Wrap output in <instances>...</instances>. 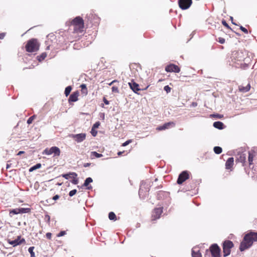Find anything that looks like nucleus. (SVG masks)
Wrapping results in <instances>:
<instances>
[{"instance_id": "54", "label": "nucleus", "mask_w": 257, "mask_h": 257, "mask_svg": "<svg viewBox=\"0 0 257 257\" xmlns=\"http://www.w3.org/2000/svg\"><path fill=\"white\" fill-rule=\"evenodd\" d=\"M216 116L218 117V118H221L222 117V115H220V114H217L216 115Z\"/></svg>"}, {"instance_id": "2", "label": "nucleus", "mask_w": 257, "mask_h": 257, "mask_svg": "<svg viewBox=\"0 0 257 257\" xmlns=\"http://www.w3.org/2000/svg\"><path fill=\"white\" fill-rule=\"evenodd\" d=\"M71 25L73 27V33L78 35L82 34L84 31V24L83 19L79 17H76L71 22Z\"/></svg>"}, {"instance_id": "47", "label": "nucleus", "mask_w": 257, "mask_h": 257, "mask_svg": "<svg viewBox=\"0 0 257 257\" xmlns=\"http://www.w3.org/2000/svg\"><path fill=\"white\" fill-rule=\"evenodd\" d=\"M131 142H132L131 140H128V141L125 142L124 143H123L122 144V146L123 147L126 146L128 145Z\"/></svg>"}, {"instance_id": "21", "label": "nucleus", "mask_w": 257, "mask_h": 257, "mask_svg": "<svg viewBox=\"0 0 257 257\" xmlns=\"http://www.w3.org/2000/svg\"><path fill=\"white\" fill-rule=\"evenodd\" d=\"M80 87L81 88V93L83 96H86L88 94V90L85 84H82L80 85Z\"/></svg>"}, {"instance_id": "40", "label": "nucleus", "mask_w": 257, "mask_h": 257, "mask_svg": "<svg viewBox=\"0 0 257 257\" xmlns=\"http://www.w3.org/2000/svg\"><path fill=\"white\" fill-rule=\"evenodd\" d=\"M164 89L168 93L170 92L171 88L170 87H169L168 85H166L164 87Z\"/></svg>"}, {"instance_id": "25", "label": "nucleus", "mask_w": 257, "mask_h": 257, "mask_svg": "<svg viewBox=\"0 0 257 257\" xmlns=\"http://www.w3.org/2000/svg\"><path fill=\"white\" fill-rule=\"evenodd\" d=\"M102 156L101 154L97 153L96 152H91L90 154V158L94 159V158H100Z\"/></svg>"}, {"instance_id": "26", "label": "nucleus", "mask_w": 257, "mask_h": 257, "mask_svg": "<svg viewBox=\"0 0 257 257\" xmlns=\"http://www.w3.org/2000/svg\"><path fill=\"white\" fill-rule=\"evenodd\" d=\"M192 257H202L200 251H195L194 249L192 250Z\"/></svg>"}, {"instance_id": "29", "label": "nucleus", "mask_w": 257, "mask_h": 257, "mask_svg": "<svg viewBox=\"0 0 257 257\" xmlns=\"http://www.w3.org/2000/svg\"><path fill=\"white\" fill-rule=\"evenodd\" d=\"M214 152L216 154H220L221 153L222 150V148L220 147H215L213 149Z\"/></svg>"}, {"instance_id": "13", "label": "nucleus", "mask_w": 257, "mask_h": 257, "mask_svg": "<svg viewBox=\"0 0 257 257\" xmlns=\"http://www.w3.org/2000/svg\"><path fill=\"white\" fill-rule=\"evenodd\" d=\"M175 126V123L173 121H170L164 123L163 125L159 126L156 128V130L158 131L165 130L166 129L173 127Z\"/></svg>"}, {"instance_id": "30", "label": "nucleus", "mask_w": 257, "mask_h": 257, "mask_svg": "<svg viewBox=\"0 0 257 257\" xmlns=\"http://www.w3.org/2000/svg\"><path fill=\"white\" fill-rule=\"evenodd\" d=\"M108 217L110 220H116V216L115 213L113 212H109V213L108 214Z\"/></svg>"}, {"instance_id": "6", "label": "nucleus", "mask_w": 257, "mask_h": 257, "mask_svg": "<svg viewBox=\"0 0 257 257\" xmlns=\"http://www.w3.org/2000/svg\"><path fill=\"white\" fill-rule=\"evenodd\" d=\"M191 176V173L188 171H182L179 175L177 183L178 184H182Z\"/></svg>"}, {"instance_id": "4", "label": "nucleus", "mask_w": 257, "mask_h": 257, "mask_svg": "<svg viewBox=\"0 0 257 257\" xmlns=\"http://www.w3.org/2000/svg\"><path fill=\"white\" fill-rule=\"evenodd\" d=\"M234 246L233 242L229 240H226L222 243L223 256L229 255L231 252V248Z\"/></svg>"}, {"instance_id": "57", "label": "nucleus", "mask_w": 257, "mask_h": 257, "mask_svg": "<svg viewBox=\"0 0 257 257\" xmlns=\"http://www.w3.org/2000/svg\"><path fill=\"white\" fill-rule=\"evenodd\" d=\"M146 192H149V189H148V188H147V189H146Z\"/></svg>"}, {"instance_id": "58", "label": "nucleus", "mask_w": 257, "mask_h": 257, "mask_svg": "<svg viewBox=\"0 0 257 257\" xmlns=\"http://www.w3.org/2000/svg\"><path fill=\"white\" fill-rule=\"evenodd\" d=\"M149 87V86H147L145 89H143V90H146Z\"/></svg>"}, {"instance_id": "12", "label": "nucleus", "mask_w": 257, "mask_h": 257, "mask_svg": "<svg viewBox=\"0 0 257 257\" xmlns=\"http://www.w3.org/2000/svg\"><path fill=\"white\" fill-rule=\"evenodd\" d=\"M163 212L162 208H157L154 209L152 214V220L155 221L160 217L161 215Z\"/></svg>"}, {"instance_id": "22", "label": "nucleus", "mask_w": 257, "mask_h": 257, "mask_svg": "<svg viewBox=\"0 0 257 257\" xmlns=\"http://www.w3.org/2000/svg\"><path fill=\"white\" fill-rule=\"evenodd\" d=\"M254 157V152H248V163L249 164V166L253 164V160Z\"/></svg>"}, {"instance_id": "28", "label": "nucleus", "mask_w": 257, "mask_h": 257, "mask_svg": "<svg viewBox=\"0 0 257 257\" xmlns=\"http://www.w3.org/2000/svg\"><path fill=\"white\" fill-rule=\"evenodd\" d=\"M93 180L91 178L88 177L86 179L85 182L83 185V186L87 187L89 183L92 182Z\"/></svg>"}, {"instance_id": "15", "label": "nucleus", "mask_w": 257, "mask_h": 257, "mask_svg": "<svg viewBox=\"0 0 257 257\" xmlns=\"http://www.w3.org/2000/svg\"><path fill=\"white\" fill-rule=\"evenodd\" d=\"M128 84L130 88L136 93H138V92L141 90L139 85L137 83L134 79H132Z\"/></svg>"}, {"instance_id": "42", "label": "nucleus", "mask_w": 257, "mask_h": 257, "mask_svg": "<svg viewBox=\"0 0 257 257\" xmlns=\"http://www.w3.org/2000/svg\"><path fill=\"white\" fill-rule=\"evenodd\" d=\"M76 192H77V190L76 189L72 190L69 192V195L70 197H72L73 195H74L76 193Z\"/></svg>"}, {"instance_id": "16", "label": "nucleus", "mask_w": 257, "mask_h": 257, "mask_svg": "<svg viewBox=\"0 0 257 257\" xmlns=\"http://www.w3.org/2000/svg\"><path fill=\"white\" fill-rule=\"evenodd\" d=\"M72 138L77 143H80L85 139L86 134L81 133L76 135H72Z\"/></svg>"}, {"instance_id": "32", "label": "nucleus", "mask_w": 257, "mask_h": 257, "mask_svg": "<svg viewBox=\"0 0 257 257\" xmlns=\"http://www.w3.org/2000/svg\"><path fill=\"white\" fill-rule=\"evenodd\" d=\"M34 248H35L34 246H31L28 249V251L31 254V257H35V253L33 251Z\"/></svg>"}, {"instance_id": "39", "label": "nucleus", "mask_w": 257, "mask_h": 257, "mask_svg": "<svg viewBox=\"0 0 257 257\" xmlns=\"http://www.w3.org/2000/svg\"><path fill=\"white\" fill-rule=\"evenodd\" d=\"M217 41L220 43V44H224L225 42V40L222 38V37H219L217 39Z\"/></svg>"}, {"instance_id": "55", "label": "nucleus", "mask_w": 257, "mask_h": 257, "mask_svg": "<svg viewBox=\"0 0 257 257\" xmlns=\"http://www.w3.org/2000/svg\"><path fill=\"white\" fill-rule=\"evenodd\" d=\"M23 153H24V151H20V152L18 153V155H21V154H23Z\"/></svg>"}, {"instance_id": "35", "label": "nucleus", "mask_w": 257, "mask_h": 257, "mask_svg": "<svg viewBox=\"0 0 257 257\" xmlns=\"http://www.w3.org/2000/svg\"><path fill=\"white\" fill-rule=\"evenodd\" d=\"M71 173H70L69 174H63L62 176L66 179H68L69 178H72V175H71Z\"/></svg>"}, {"instance_id": "50", "label": "nucleus", "mask_w": 257, "mask_h": 257, "mask_svg": "<svg viewBox=\"0 0 257 257\" xmlns=\"http://www.w3.org/2000/svg\"><path fill=\"white\" fill-rule=\"evenodd\" d=\"M59 198L60 196L59 195H56L53 197V199L55 201L59 199Z\"/></svg>"}, {"instance_id": "24", "label": "nucleus", "mask_w": 257, "mask_h": 257, "mask_svg": "<svg viewBox=\"0 0 257 257\" xmlns=\"http://www.w3.org/2000/svg\"><path fill=\"white\" fill-rule=\"evenodd\" d=\"M223 123L221 121H215L213 123V126L219 130L223 128Z\"/></svg>"}, {"instance_id": "3", "label": "nucleus", "mask_w": 257, "mask_h": 257, "mask_svg": "<svg viewBox=\"0 0 257 257\" xmlns=\"http://www.w3.org/2000/svg\"><path fill=\"white\" fill-rule=\"evenodd\" d=\"M40 44L36 39H31L27 41L25 46L27 52L33 53L38 51L39 49Z\"/></svg>"}, {"instance_id": "49", "label": "nucleus", "mask_w": 257, "mask_h": 257, "mask_svg": "<svg viewBox=\"0 0 257 257\" xmlns=\"http://www.w3.org/2000/svg\"><path fill=\"white\" fill-rule=\"evenodd\" d=\"M6 36L5 33H0V39H3Z\"/></svg>"}, {"instance_id": "5", "label": "nucleus", "mask_w": 257, "mask_h": 257, "mask_svg": "<svg viewBox=\"0 0 257 257\" xmlns=\"http://www.w3.org/2000/svg\"><path fill=\"white\" fill-rule=\"evenodd\" d=\"M42 153L47 155L54 154V156L58 157L60 155V150L57 147H52L51 148L45 149Z\"/></svg>"}, {"instance_id": "19", "label": "nucleus", "mask_w": 257, "mask_h": 257, "mask_svg": "<svg viewBox=\"0 0 257 257\" xmlns=\"http://www.w3.org/2000/svg\"><path fill=\"white\" fill-rule=\"evenodd\" d=\"M250 89V85L248 83L245 86L239 85L238 86V90L240 92L245 93L248 92Z\"/></svg>"}, {"instance_id": "14", "label": "nucleus", "mask_w": 257, "mask_h": 257, "mask_svg": "<svg viewBox=\"0 0 257 257\" xmlns=\"http://www.w3.org/2000/svg\"><path fill=\"white\" fill-rule=\"evenodd\" d=\"M8 241L9 244L13 245V246H17L18 245H20L23 243H25V240L24 238L21 239V236H18L17 237V238L15 240H11L9 239Z\"/></svg>"}, {"instance_id": "44", "label": "nucleus", "mask_w": 257, "mask_h": 257, "mask_svg": "<svg viewBox=\"0 0 257 257\" xmlns=\"http://www.w3.org/2000/svg\"><path fill=\"white\" fill-rule=\"evenodd\" d=\"M240 29L245 34L248 33L247 30L242 26H240Z\"/></svg>"}, {"instance_id": "51", "label": "nucleus", "mask_w": 257, "mask_h": 257, "mask_svg": "<svg viewBox=\"0 0 257 257\" xmlns=\"http://www.w3.org/2000/svg\"><path fill=\"white\" fill-rule=\"evenodd\" d=\"M103 102H104V103L106 105H108L109 104V101H108L105 97H103Z\"/></svg>"}, {"instance_id": "46", "label": "nucleus", "mask_w": 257, "mask_h": 257, "mask_svg": "<svg viewBox=\"0 0 257 257\" xmlns=\"http://www.w3.org/2000/svg\"><path fill=\"white\" fill-rule=\"evenodd\" d=\"M99 125H100V122L99 121H97L93 124L92 128H94L95 129L96 128L98 127Z\"/></svg>"}, {"instance_id": "11", "label": "nucleus", "mask_w": 257, "mask_h": 257, "mask_svg": "<svg viewBox=\"0 0 257 257\" xmlns=\"http://www.w3.org/2000/svg\"><path fill=\"white\" fill-rule=\"evenodd\" d=\"M30 211L29 208H16L10 210V215L11 216L14 214H18L19 213H28Z\"/></svg>"}, {"instance_id": "53", "label": "nucleus", "mask_w": 257, "mask_h": 257, "mask_svg": "<svg viewBox=\"0 0 257 257\" xmlns=\"http://www.w3.org/2000/svg\"><path fill=\"white\" fill-rule=\"evenodd\" d=\"M116 81H117V80H113L112 82H111L110 83H109V85H112L113 83H114V82H116Z\"/></svg>"}, {"instance_id": "31", "label": "nucleus", "mask_w": 257, "mask_h": 257, "mask_svg": "<svg viewBox=\"0 0 257 257\" xmlns=\"http://www.w3.org/2000/svg\"><path fill=\"white\" fill-rule=\"evenodd\" d=\"M72 90V87L71 86H68L66 87L64 91V93L66 96H68L70 94V93Z\"/></svg>"}, {"instance_id": "38", "label": "nucleus", "mask_w": 257, "mask_h": 257, "mask_svg": "<svg viewBox=\"0 0 257 257\" xmlns=\"http://www.w3.org/2000/svg\"><path fill=\"white\" fill-rule=\"evenodd\" d=\"M91 134L93 137H95L97 134V131H96L95 128L92 127Z\"/></svg>"}, {"instance_id": "1", "label": "nucleus", "mask_w": 257, "mask_h": 257, "mask_svg": "<svg viewBox=\"0 0 257 257\" xmlns=\"http://www.w3.org/2000/svg\"><path fill=\"white\" fill-rule=\"evenodd\" d=\"M257 241V232L250 231L245 234L239 246L241 251H244L252 246L253 242Z\"/></svg>"}, {"instance_id": "17", "label": "nucleus", "mask_w": 257, "mask_h": 257, "mask_svg": "<svg viewBox=\"0 0 257 257\" xmlns=\"http://www.w3.org/2000/svg\"><path fill=\"white\" fill-rule=\"evenodd\" d=\"M234 165V159L233 157L229 158L225 163V169L232 171Z\"/></svg>"}, {"instance_id": "34", "label": "nucleus", "mask_w": 257, "mask_h": 257, "mask_svg": "<svg viewBox=\"0 0 257 257\" xmlns=\"http://www.w3.org/2000/svg\"><path fill=\"white\" fill-rule=\"evenodd\" d=\"M35 118V115H33V116L30 117L28 118V119L27 120V123L29 124L32 123Z\"/></svg>"}, {"instance_id": "20", "label": "nucleus", "mask_w": 257, "mask_h": 257, "mask_svg": "<svg viewBox=\"0 0 257 257\" xmlns=\"http://www.w3.org/2000/svg\"><path fill=\"white\" fill-rule=\"evenodd\" d=\"M233 55L234 56V59L237 61H241L243 60V53L241 52H235Z\"/></svg>"}, {"instance_id": "52", "label": "nucleus", "mask_w": 257, "mask_h": 257, "mask_svg": "<svg viewBox=\"0 0 257 257\" xmlns=\"http://www.w3.org/2000/svg\"><path fill=\"white\" fill-rule=\"evenodd\" d=\"M90 165H91L90 163H84L83 164V167H89Z\"/></svg>"}, {"instance_id": "43", "label": "nucleus", "mask_w": 257, "mask_h": 257, "mask_svg": "<svg viewBox=\"0 0 257 257\" xmlns=\"http://www.w3.org/2000/svg\"><path fill=\"white\" fill-rule=\"evenodd\" d=\"M222 24L223 26H224L226 28H227L228 29L231 30V28L229 26L228 24L226 23V22L225 20H223L222 21Z\"/></svg>"}, {"instance_id": "10", "label": "nucleus", "mask_w": 257, "mask_h": 257, "mask_svg": "<svg viewBox=\"0 0 257 257\" xmlns=\"http://www.w3.org/2000/svg\"><path fill=\"white\" fill-rule=\"evenodd\" d=\"M165 71L167 72L179 73L180 71V68L175 64H170L165 67Z\"/></svg>"}, {"instance_id": "41", "label": "nucleus", "mask_w": 257, "mask_h": 257, "mask_svg": "<svg viewBox=\"0 0 257 257\" xmlns=\"http://www.w3.org/2000/svg\"><path fill=\"white\" fill-rule=\"evenodd\" d=\"M111 89H112V91L113 92H115V93L119 92V89L117 86H112L111 88Z\"/></svg>"}, {"instance_id": "48", "label": "nucleus", "mask_w": 257, "mask_h": 257, "mask_svg": "<svg viewBox=\"0 0 257 257\" xmlns=\"http://www.w3.org/2000/svg\"><path fill=\"white\" fill-rule=\"evenodd\" d=\"M46 236L47 237V238L49 239H51V236H52V234L50 232H47L46 234Z\"/></svg>"}, {"instance_id": "33", "label": "nucleus", "mask_w": 257, "mask_h": 257, "mask_svg": "<svg viewBox=\"0 0 257 257\" xmlns=\"http://www.w3.org/2000/svg\"><path fill=\"white\" fill-rule=\"evenodd\" d=\"M47 56V55L46 53H42L41 55L38 56V60L39 61H41L42 60H43Z\"/></svg>"}, {"instance_id": "56", "label": "nucleus", "mask_w": 257, "mask_h": 257, "mask_svg": "<svg viewBox=\"0 0 257 257\" xmlns=\"http://www.w3.org/2000/svg\"><path fill=\"white\" fill-rule=\"evenodd\" d=\"M122 153V152H119L118 153V154H118V155H119H119H120Z\"/></svg>"}, {"instance_id": "7", "label": "nucleus", "mask_w": 257, "mask_h": 257, "mask_svg": "<svg viewBox=\"0 0 257 257\" xmlns=\"http://www.w3.org/2000/svg\"><path fill=\"white\" fill-rule=\"evenodd\" d=\"M209 250L212 257H221V249L216 244H212L209 247Z\"/></svg>"}, {"instance_id": "27", "label": "nucleus", "mask_w": 257, "mask_h": 257, "mask_svg": "<svg viewBox=\"0 0 257 257\" xmlns=\"http://www.w3.org/2000/svg\"><path fill=\"white\" fill-rule=\"evenodd\" d=\"M41 164L40 163H38L36 165L31 167L30 169H29V172H33V171L36 170V169H39L41 167Z\"/></svg>"}, {"instance_id": "45", "label": "nucleus", "mask_w": 257, "mask_h": 257, "mask_svg": "<svg viewBox=\"0 0 257 257\" xmlns=\"http://www.w3.org/2000/svg\"><path fill=\"white\" fill-rule=\"evenodd\" d=\"M66 234V231H60L58 234H57V236L58 237H61V236H62L63 235H64L65 234Z\"/></svg>"}, {"instance_id": "18", "label": "nucleus", "mask_w": 257, "mask_h": 257, "mask_svg": "<svg viewBox=\"0 0 257 257\" xmlns=\"http://www.w3.org/2000/svg\"><path fill=\"white\" fill-rule=\"evenodd\" d=\"M79 93L78 91L73 92L69 96L68 101L69 103L71 102H75L78 100V97Z\"/></svg>"}, {"instance_id": "37", "label": "nucleus", "mask_w": 257, "mask_h": 257, "mask_svg": "<svg viewBox=\"0 0 257 257\" xmlns=\"http://www.w3.org/2000/svg\"><path fill=\"white\" fill-rule=\"evenodd\" d=\"M144 186H145V184L144 185L142 184L141 185V187H140V188L139 191V193L140 196L142 195V194L144 193V188H145Z\"/></svg>"}, {"instance_id": "8", "label": "nucleus", "mask_w": 257, "mask_h": 257, "mask_svg": "<svg viewBox=\"0 0 257 257\" xmlns=\"http://www.w3.org/2000/svg\"><path fill=\"white\" fill-rule=\"evenodd\" d=\"M192 4V0H178V5L180 9L185 10L189 9Z\"/></svg>"}, {"instance_id": "23", "label": "nucleus", "mask_w": 257, "mask_h": 257, "mask_svg": "<svg viewBox=\"0 0 257 257\" xmlns=\"http://www.w3.org/2000/svg\"><path fill=\"white\" fill-rule=\"evenodd\" d=\"M71 175H72V178L73 179L71 181L72 183L75 185L77 184L78 183V180L77 178V174L75 172H72Z\"/></svg>"}, {"instance_id": "9", "label": "nucleus", "mask_w": 257, "mask_h": 257, "mask_svg": "<svg viewBox=\"0 0 257 257\" xmlns=\"http://www.w3.org/2000/svg\"><path fill=\"white\" fill-rule=\"evenodd\" d=\"M235 161L236 163H241L242 166H245L246 164V154L243 153H238Z\"/></svg>"}, {"instance_id": "36", "label": "nucleus", "mask_w": 257, "mask_h": 257, "mask_svg": "<svg viewBox=\"0 0 257 257\" xmlns=\"http://www.w3.org/2000/svg\"><path fill=\"white\" fill-rule=\"evenodd\" d=\"M135 67H136V68H138V67L140 68L141 66H140L139 64H138L137 63H133V64H131L130 68H131V69H133L135 68Z\"/></svg>"}]
</instances>
